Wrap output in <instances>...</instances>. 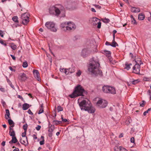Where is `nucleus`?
<instances>
[{"label":"nucleus","instance_id":"f257e3e1","mask_svg":"<svg viewBox=\"0 0 151 151\" xmlns=\"http://www.w3.org/2000/svg\"><path fill=\"white\" fill-rule=\"evenodd\" d=\"M99 65L98 59L97 58H92L90 60L88 70L92 74L96 76H101L102 72L99 68Z\"/></svg>","mask_w":151,"mask_h":151},{"label":"nucleus","instance_id":"f03ea898","mask_svg":"<svg viewBox=\"0 0 151 151\" xmlns=\"http://www.w3.org/2000/svg\"><path fill=\"white\" fill-rule=\"evenodd\" d=\"M84 91L85 90L81 86L78 85L75 88V90L69 96L71 98H74L80 96H83V93Z\"/></svg>","mask_w":151,"mask_h":151},{"label":"nucleus","instance_id":"7ed1b4c3","mask_svg":"<svg viewBox=\"0 0 151 151\" xmlns=\"http://www.w3.org/2000/svg\"><path fill=\"white\" fill-rule=\"evenodd\" d=\"M60 26L65 31L73 30L76 28L75 24L72 22H66L64 23H62Z\"/></svg>","mask_w":151,"mask_h":151},{"label":"nucleus","instance_id":"20e7f679","mask_svg":"<svg viewBox=\"0 0 151 151\" xmlns=\"http://www.w3.org/2000/svg\"><path fill=\"white\" fill-rule=\"evenodd\" d=\"M83 98H79L78 100V103L81 110L86 111L89 105H90L91 102L88 100L83 99L81 101V99Z\"/></svg>","mask_w":151,"mask_h":151},{"label":"nucleus","instance_id":"39448f33","mask_svg":"<svg viewBox=\"0 0 151 151\" xmlns=\"http://www.w3.org/2000/svg\"><path fill=\"white\" fill-rule=\"evenodd\" d=\"M130 56L132 58H134V60L135 62L136 63L134 66L133 67V72L134 73L137 74H138L139 73L140 71V66L139 65V64H141V63H139L138 61L140 62L141 60L140 58L138 59L139 60L137 61L136 60V57H134L133 55L131 53H130Z\"/></svg>","mask_w":151,"mask_h":151},{"label":"nucleus","instance_id":"423d86ee","mask_svg":"<svg viewBox=\"0 0 151 151\" xmlns=\"http://www.w3.org/2000/svg\"><path fill=\"white\" fill-rule=\"evenodd\" d=\"M45 26L47 28L51 31L55 32L57 31V29L55 27V23L52 21L47 22Z\"/></svg>","mask_w":151,"mask_h":151},{"label":"nucleus","instance_id":"0eeeda50","mask_svg":"<svg viewBox=\"0 0 151 151\" xmlns=\"http://www.w3.org/2000/svg\"><path fill=\"white\" fill-rule=\"evenodd\" d=\"M65 16V11L64 7L60 4H57V17H64Z\"/></svg>","mask_w":151,"mask_h":151},{"label":"nucleus","instance_id":"6e6552de","mask_svg":"<svg viewBox=\"0 0 151 151\" xmlns=\"http://www.w3.org/2000/svg\"><path fill=\"white\" fill-rule=\"evenodd\" d=\"M29 15L28 12H26L22 14L21 18L22 23L24 25H27L29 21Z\"/></svg>","mask_w":151,"mask_h":151},{"label":"nucleus","instance_id":"1a4fd4ad","mask_svg":"<svg viewBox=\"0 0 151 151\" xmlns=\"http://www.w3.org/2000/svg\"><path fill=\"white\" fill-rule=\"evenodd\" d=\"M96 105L99 108H104L107 106V102L105 100L100 99L97 102Z\"/></svg>","mask_w":151,"mask_h":151},{"label":"nucleus","instance_id":"9d476101","mask_svg":"<svg viewBox=\"0 0 151 151\" xmlns=\"http://www.w3.org/2000/svg\"><path fill=\"white\" fill-rule=\"evenodd\" d=\"M92 24L94 26H96L98 24L97 27L99 29L101 27V23L100 19L96 17L93 18L92 20Z\"/></svg>","mask_w":151,"mask_h":151},{"label":"nucleus","instance_id":"9b49d317","mask_svg":"<svg viewBox=\"0 0 151 151\" xmlns=\"http://www.w3.org/2000/svg\"><path fill=\"white\" fill-rule=\"evenodd\" d=\"M49 13L51 15H57L56 5L51 6L49 9Z\"/></svg>","mask_w":151,"mask_h":151},{"label":"nucleus","instance_id":"f8f14e48","mask_svg":"<svg viewBox=\"0 0 151 151\" xmlns=\"http://www.w3.org/2000/svg\"><path fill=\"white\" fill-rule=\"evenodd\" d=\"M91 53V52L88 49H84L82 50L81 55L84 58L89 55Z\"/></svg>","mask_w":151,"mask_h":151},{"label":"nucleus","instance_id":"ddd939ff","mask_svg":"<svg viewBox=\"0 0 151 151\" xmlns=\"http://www.w3.org/2000/svg\"><path fill=\"white\" fill-rule=\"evenodd\" d=\"M28 78V77H27L26 74L24 73H20L18 77L19 79L21 81H24Z\"/></svg>","mask_w":151,"mask_h":151},{"label":"nucleus","instance_id":"4468645a","mask_svg":"<svg viewBox=\"0 0 151 151\" xmlns=\"http://www.w3.org/2000/svg\"><path fill=\"white\" fill-rule=\"evenodd\" d=\"M85 111H87L90 113H93L95 112V109L92 106L91 103L90 105H89L87 109H86Z\"/></svg>","mask_w":151,"mask_h":151},{"label":"nucleus","instance_id":"2eb2a0df","mask_svg":"<svg viewBox=\"0 0 151 151\" xmlns=\"http://www.w3.org/2000/svg\"><path fill=\"white\" fill-rule=\"evenodd\" d=\"M33 73L35 78L38 81H40L41 79L38 71L37 70H34L33 71Z\"/></svg>","mask_w":151,"mask_h":151},{"label":"nucleus","instance_id":"dca6fc26","mask_svg":"<svg viewBox=\"0 0 151 151\" xmlns=\"http://www.w3.org/2000/svg\"><path fill=\"white\" fill-rule=\"evenodd\" d=\"M19 142L22 144L24 145L25 146L27 145H28L27 137H26L25 138L21 139L20 140Z\"/></svg>","mask_w":151,"mask_h":151},{"label":"nucleus","instance_id":"f3484780","mask_svg":"<svg viewBox=\"0 0 151 151\" xmlns=\"http://www.w3.org/2000/svg\"><path fill=\"white\" fill-rule=\"evenodd\" d=\"M9 134L12 137L15 136V131L12 128L10 127L9 128Z\"/></svg>","mask_w":151,"mask_h":151},{"label":"nucleus","instance_id":"a211bd4d","mask_svg":"<svg viewBox=\"0 0 151 151\" xmlns=\"http://www.w3.org/2000/svg\"><path fill=\"white\" fill-rule=\"evenodd\" d=\"M109 88L110 90H109V93H110L113 94H115L116 93V91L115 88L114 87L109 86Z\"/></svg>","mask_w":151,"mask_h":151},{"label":"nucleus","instance_id":"6ab92c4d","mask_svg":"<svg viewBox=\"0 0 151 151\" xmlns=\"http://www.w3.org/2000/svg\"><path fill=\"white\" fill-rule=\"evenodd\" d=\"M17 140L16 136L12 137V139L9 142V143L12 144V143H17Z\"/></svg>","mask_w":151,"mask_h":151},{"label":"nucleus","instance_id":"aec40b11","mask_svg":"<svg viewBox=\"0 0 151 151\" xmlns=\"http://www.w3.org/2000/svg\"><path fill=\"white\" fill-rule=\"evenodd\" d=\"M131 11L132 12L138 13L140 12V10L138 8L133 7L131 9Z\"/></svg>","mask_w":151,"mask_h":151},{"label":"nucleus","instance_id":"412c9836","mask_svg":"<svg viewBox=\"0 0 151 151\" xmlns=\"http://www.w3.org/2000/svg\"><path fill=\"white\" fill-rule=\"evenodd\" d=\"M109 87L108 86H103L102 88L103 91L105 93H109V90H110Z\"/></svg>","mask_w":151,"mask_h":151},{"label":"nucleus","instance_id":"4be33fe9","mask_svg":"<svg viewBox=\"0 0 151 151\" xmlns=\"http://www.w3.org/2000/svg\"><path fill=\"white\" fill-rule=\"evenodd\" d=\"M6 114L5 115V118L6 119H8L9 118H10V113L9 110H6Z\"/></svg>","mask_w":151,"mask_h":151},{"label":"nucleus","instance_id":"5701e85b","mask_svg":"<svg viewBox=\"0 0 151 151\" xmlns=\"http://www.w3.org/2000/svg\"><path fill=\"white\" fill-rule=\"evenodd\" d=\"M29 105L27 103H24L22 105V109L24 110H27L29 108Z\"/></svg>","mask_w":151,"mask_h":151},{"label":"nucleus","instance_id":"b1692460","mask_svg":"<svg viewBox=\"0 0 151 151\" xmlns=\"http://www.w3.org/2000/svg\"><path fill=\"white\" fill-rule=\"evenodd\" d=\"M145 16L144 14L142 13L139 14L138 16V19L139 20H142L144 19Z\"/></svg>","mask_w":151,"mask_h":151},{"label":"nucleus","instance_id":"393cba45","mask_svg":"<svg viewBox=\"0 0 151 151\" xmlns=\"http://www.w3.org/2000/svg\"><path fill=\"white\" fill-rule=\"evenodd\" d=\"M61 118L62 119V121L57 120V124H60L62 123V122H65L67 121L68 122V120L66 119L63 118L62 115L61 116Z\"/></svg>","mask_w":151,"mask_h":151},{"label":"nucleus","instance_id":"a878e982","mask_svg":"<svg viewBox=\"0 0 151 151\" xmlns=\"http://www.w3.org/2000/svg\"><path fill=\"white\" fill-rule=\"evenodd\" d=\"M18 19V18L17 16H14L12 18V20L14 22L16 23H18L19 22Z\"/></svg>","mask_w":151,"mask_h":151},{"label":"nucleus","instance_id":"bb28decb","mask_svg":"<svg viewBox=\"0 0 151 151\" xmlns=\"http://www.w3.org/2000/svg\"><path fill=\"white\" fill-rule=\"evenodd\" d=\"M139 82L140 81L139 79H136L134 80H131L130 81V82L132 83V84H135Z\"/></svg>","mask_w":151,"mask_h":151},{"label":"nucleus","instance_id":"cd10ccee","mask_svg":"<svg viewBox=\"0 0 151 151\" xmlns=\"http://www.w3.org/2000/svg\"><path fill=\"white\" fill-rule=\"evenodd\" d=\"M110 46L112 47H115L116 46H118V45L116 42L114 40H113Z\"/></svg>","mask_w":151,"mask_h":151},{"label":"nucleus","instance_id":"c85d7f7f","mask_svg":"<svg viewBox=\"0 0 151 151\" xmlns=\"http://www.w3.org/2000/svg\"><path fill=\"white\" fill-rule=\"evenodd\" d=\"M131 22L132 23L134 24H136V20L134 19L133 17L132 16H131Z\"/></svg>","mask_w":151,"mask_h":151},{"label":"nucleus","instance_id":"c756f323","mask_svg":"<svg viewBox=\"0 0 151 151\" xmlns=\"http://www.w3.org/2000/svg\"><path fill=\"white\" fill-rule=\"evenodd\" d=\"M41 138L42 139V140L40 141V145H43L44 144V137L43 136H42Z\"/></svg>","mask_w":151,"mask_h":151},{"label":"nucleus","instance_id":"7c9ffc66","mask_svg":"<svg viewBox=\"0 0 151 151\" xmlns=\"http://www.w3.org/2000/svg\"><path fill=\"white\" fill-rule=\"evenodd\" d=\"M103 22L105 23H108L110 22V20L108 19H102Z\"/></svg>","mask_w":151,"mask_h":151},{"label":"nucleus","instance_id":"2f4dec72","mask_svg":"<svg viewBox=\"0 0 151 151\" xmlns=\"http://www.w3.org/2000/svg\"><path fill=\"white\" fill-rule=\"evenodd\" d=\"M28 64L26 61H25L23 63L22 66L23 68H26L28 66Z\"/></svg>","mask_w":151,"mask_h":151},{"label":"nucleus","instance_id":"473e14b6","mask_svg":"<svg viewBox=\"0 0 151 151\" xmlns=\"http://www.w3.org/2000/svg\"><path fill=\"white\" fill-rule=\"evenodd\" d=\"M27 127L28 125L27 124H26L23 125V128L25 132L27 131Z\"/></svg>","mask_w":151,"mask_h":151},{"label":"nucleus","instance_id":"72a5a7b5","mask_svg":"<svg viewBox=\"0 0 151 151\" xmlns=\"http://www.w3.org/2000/svg\"><path fill=\"white\" fill-rule=\"evenodd\" d=\"M11 48L14 50H15L17 48L16 45L14 44H12L11 45Z\"/></svg>","mask_w":151,"mask_h":151},{"label":"nucleus","instance_id":"f704fd0d","mask_svg":"<svg viewBox=\"0 0 151 151\" xmlns=\"http://www.w3.org/2000/svg\"><path fill=\"white\" fill-rule=\"evenodd\" d=\"M81 74V71L80 70H78L76 73V76H80Z\"/></svg>","mask_w":151,"mask_h":151},{"label":"nucleus","instance_id":"c9c22d12","mask_svg":"<svg viewBox=\"0 0 151 151\" xmlns=\"http://www.w3.org/2000/svg\"><path fill=\"white\" fill-rule=\"evenodd\" d=\"M63 108L61 106H59L57 107V111L58 112L60 111H62L63 110Z\"/></svg>","mask_w":151,"mask_h":151},{"label":"nucleus","instance_id":"e433bc0d","mask_svg":"<svg viewBox=\"0 0 151 151\" xmlns=\"http://www.w3.org/2000/svg\"><path fill=\"white\" fill-rule=\"evenodd\" d=\"M8 122L9 125H12L14 124V122L11 119H8Z\"/></svg>","mask_w":151,"mask_h":151},{"label":"nucleus","instance_id":"4c0bfd02","mask_svg":"<svg viewBox=\"0 0 151 151\" xmlns=\"http://www.w3.org/2000/svg\"><path fill=\"white\" fill-rule=\"evenodd\" d=\"M70 9H77V7L76 6H72L71 5H70L68 7Z\"/></svg>","mask_w":151,"mask_h":151},{"label":"nucleus","instance_id":"58836bf2","mask_svg":"<svg viewBox=\"0 0 151 151\" xmlns=\"http://www.w3.org/2000/svg\"><path fill=\"white\" fill-rule=\"evenodd\" d=\"M69 73H72L75 72L74 69L73 68H69Z\"/></svg>","mask_w":151,"mask_h":151},{"label":"nucleus","instance_id":"ea45409f","mask_svg":"<svg viewBox=\"0 0 151 151\" xmlns=\"http://www.w3.org/2000/svg\"><path fill=\"white\" fill-rule=\"evenodd\" d=\"M64 73L66 75L68 74L69 73V69H65Z\"/></svg>","mask_w":151,"mask_h":151},{"label":"nucleus","instance_id":"a19ab883","mask_svg":"<svg viewBox=\"0 0 151 151\" xmlns=\"http://www.w3.org/2000/svg\"><path fill=\"white\" fill-rule=\"evenodd\" d=\"M126 67L125 68L127 70H128L130 68V65H129L128 64H125Z\"/></svg>","mask_w":151,"mask_h":151},{"label":"nucleus","instance_id":"79ce46f5","mask_svg":"<svg viewBox=\"0 0 151 151\" xmlns=\"http://www.w3.org/2000/svg\"><path fill=\"white\" fill-rule=\"evenodd\" d=\"M0 43L6 46V43L4 42L2 40H0Z\"/></svg>","mask_w":151,"mask_h":151},{"label":"nucleus","instance_id":"37998d69","mask_svg":"<svg viewBox=\"0 0 151 151\" xmlns=\"http://www.w3.org/2000/svg\"><path fill=\"white\" fill-rule=\"evenodd\" d=\"M104 52L105 54L108 55L109 56L111 54L110 52L109 51L105 50L104 51Z\"/></svg>","mask_w":151,"mask_h":151},{"label":"nucleus","instance_id":"c03bdc74","mask_svg":"<svg viewBox=\"0 0 151 151\" xmlns=\"http://www.w3.org/2000/svg\"><path fill=\"white\" fill-rule=\"evenodd\" d=\"M119 149L120 150H122V151H128L126 149L124 148H122L121 147H119Z\"/></svg>","mask_w":151,"mask_h":151},{"label":"nucleus","instance_id":"a18cd8bd","mask_svg":"<svg viewBox=\"0 0 151 151\" xmlns=\"http://www.w3.org/2000/svg\"><path fill=\"white\" fill-rule=\"evenodd\" d=\"M43 108H40V110H39V111L38 112V114H40L41 113H42L43 112Z\"/></svg>","mask_w":151,"mask_h":151},{"label":"nucleus","instance_id":"49530a36","mask_svg":"<svg viewBox=\"0 0 151 151\" xmlns=\"http://www.w3.org/2000/svg\"><path fill=\"white\" fill-rule=\"evenodd\" d=\"M94 6H95V7L96 8H97L98 9H100L101 8V6H99V5L95 4V5H94Z\"/></svg>","mask_w":151,"mask_h":151},{"label":"nucleus","instance_id":"de8ad7c7","mask_svg":"<svg viewBox=\"0 0 151 151\" xmlns=\"http://www.w3.org/2000/svg\"><path fill=\"white\" fill-rule=\"evenodd\" d=\"M65 69V68L61 67L60 68V70L61 72H64Z\"/></svg>","mask_w":151,"mask_h":151},{"label":"nucleus","instance_id":"09e8293b","mask_svg":"<svg viewBox=\"0 0 151 151\" xmlns=\"http://www.w3.org/2000/svg\"><path fill=\"white\" fill-rule=\"evenodd\" d=\"M145 102L144 101H142V103L140 104V106L143 107L145 104Z\"/></svg>","mask_w":151,"mask_h":151},{"label":"nucleus","instance_id":"8fccbe9b","mask_svg":"<svg viewBox=\"0 0 151 151\" xmlns=\"http://www.w3.org/2000/svg\"><path fill=\"white\" fill-rule=\"evenodd\" d=\"M41 128V127L40 125H38L37 127H35L37 131L39 130Z\"/></svg>","mask_w":151,"mask_h":151},{"label":"nucleus","instance_id":"3c124183","mask_svg":"<svg viewBox=\"0 0 151 151\" xmlns=\"http://www.w3.org/2000/svg\"><path fill=\"white\" fill-rule=\"evenodd\" d=\"M0 36L2 37H4L3 32L1 30H0Z\"/></svg>","mask_w":151,"mask_h":151},{"label":"nucleus","instance_id":"603ef678","mask_svg":"<svg viewBox=\"0 0 151 151\" xmlns=\"http://www.w3.org/2000/svg\"><path fill=\"white\" fill-rule=\"evenodd\" d=\"M143 80L145 81H148L149 80V78L147 77H144Z\"/></svg>","mask_w":151,"mask_h":151},{"label":"nucleus","instance_id":"864d4df0","mask_svg":"<svg viewBox=\"0 0 151 151\" xmlns=\"http://www.w3.org/2000/svg\"><path fill=\"white\" fill-rule=\"evenodd\" d=\"M130 141L131 142L134 143V138L132 137L131 138Z\"/></svg>","mask_w":151,"mask_h":151},{"label":"nucleus","instance_id":"5fc2aeb1","mask_svg":"<svg viewBox=\"0 0 151 151\" xmlns=\"http://www.w3.org/2000/svg\"><path fill=\"white\" fill-rule=\"evenodd\" d=\"M26 135V132H23L22 133V135L23 137H25Z\"/></svg>","mask_w":151,"mask_h":151},{"label":"nucleus","instance_id":"6e6d98bb","mask_svg":"<svg viewBox=\"0 0 151 151\" xmlns=\"http://www.w3.org/2000/svg\"><path fill=\"white\" fill-rule=\"evenodd\" d=\"M28 113L30 114H31V115L33 114V113H32V111L30 109H29L28 110Z\"/></svg>","mask_w":151,"mask_h":151},{"label":"nucleus","instance_id":"4d7b16f0","mask_svg":"<svg viewBox=\"0 0 151 151\" xmlns=\"http://www.w3.org/2000/svg\"><path fill=\"white\" fill-rule=\"evenodd\" d=\"M130 123V121L129 119H127L126 120V123L127 124H128Z\"/></svg>","mask_w":151,"mask_h":151},{"label":"nucleus","instance_id":"13d9d810","mask_svg":"<svg viewBox=\"0 0 151 151\" xmlns=\"http://www.w3.org/2000/svg\"><path fill=\"white\" fill-rule=\"evenodd\" d=\"M114 150L115 151H119V147L118 148V147H116V148H114Z\"/></svg>","mask_w":151,"mask_h":151},{"label":"nucleus","instance_id":"bf43d9fd","mask_svg":"<svg viewBox=\"0 0 151 151\" xmlns=\"http://www.w3.org/2000/svg\"><path fill=\"white\" fill-rule=\"evenodd\" d=\"M9 69L12 71H15V70H14L12 68V67L11 66H9Z\"/></svg>","mask_w":151,"mask_h":151},{"label":"nucleus","instance_id":"052dcab7","mask_svg":"<svg viewBox=\"0 0 151 151\" xmlns=\"http://www.w3.org/2000/svg\"><path fill=\"white\" fill-rule=\"evenodd\" d=\"M17 97L18 98L21 99L22 100H23V99L22 97L20 95H18L17 96Z\"/></svg>","mask_w":151,"mask_h":151},{"label":"nucleus","instance_id":"680f3d73","mask_svg":"<svg viewBox=\"0 0 151 151\" xmlns=\"http://www.w3.org/2000/svg\"><path fill=\"white\" fill-rule=\"evenodd\" d=\"M10 56L12 57V59L13 60H15L16 58H15V57L14 56V55H11Z\"/></svg>","mask_w":151,"mask_h":151},{"label":"nucleus","instance_id":"e2e57ef3","mask_svg":"<svg viewBox=\"0 0 151 151\" xmlns=\"http://www.w3.org/2000/svg\"><path fill=\"white\" fill-rule=\"evenodd\" d=\"M105 44L106 45H111V44H110V43L108 42H106L105 43Z\"/></svg>","mask_w":151,"mask_h":151},{"label":"nucleus","instance_id":"0e129e2a","mask_svg":"<svg viewBox=\"0 0 151 151\" xmlns=\"http://www.w3.org/2000/svg\"><path fill=\"white\" fill-rule=\"evenodd\" d=\"M148 111H145L143 113V115L144 116H145L146 115L147 113H148Z\"/></svg>","mask_w":151,"mask_h":151},{"label":"nucleus","instance_id":"69168bd1","mask_svg":"<svg viewBox=\"0 0 151 151\" xmlns=\"http://www.w3.org/2000/svg\"><path fill=\"white\" fill-rule=\"evenodd\" d=\"M149 95L150 96V99L151 100V92H150L149 91H148Z\"/></svg>","mask_w":151,"mask_h":151},{"label":"nucleus","instance_id":"338daca9","mask_svg":"<svg viewBox=\"0 0 151 151\" xmlns=\"http://www.w3.org/2000/svg\"><path fill=\"white\" fill-rule=\"evenodd\" d=\"M33 136L34 139H37V137L35 134H34Z\"/></svg>","mask_w":151,"mask_h":151},{"label":"nucleus","instance_id":"774afa93","mask_svg":"<svg viewBox=\"0 0 151 151\" xmlns=\"http://www.w3.org/2000/svg\"><path fill=\"white\" fill-rule=\"evenodd\" d=\"M13 151H19V149L18 148H16Z\"/></svg>","mask_w":151,"mask_h":151}]
</instances>
